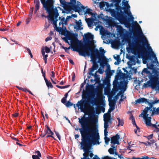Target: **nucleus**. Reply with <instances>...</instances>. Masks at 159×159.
Segmentation results:
<instances>
[{"label":"nucleus","mask_w":159,"mask_h":159,"mask_svg":"<svg viewBox=\"0 0 159 159\" xmlns=\"http://www.w3.org/2000/svg\"><path fill=\"white\" fill-rule=\"evenodd\" d=\"M81 117L78 119L81 128H75L76 130H80L81 134V148L93 140L94 144H99L100 136L98 129L94 126L95 123L94 119L85 117V115Z\"/></svg>","instance_id":"obj_1"},{"label":"nucleus","mask_w":159,"mask_h":159,"mask_svg":"<svg viewBox=\"0 0 159 159\" xmlns=\"http://www.w3.org/2000/svg\"><path fill=\"white\" fill-rule=\"evenodd\" d=\"M134 23L136 24V26L139 27L140 29V30H138L137 27L133 26L132 27L134 37L136 39V45L137 48L138 57L140 58L142 57L143 59L147 60L148 59H151L152 57V58H154L155 61H156L157 60V57L154 52L152 51L151 47L149 46L148 47V50L150 51V52H148L143 46V45H145L147 42H144L143 41L147 42V40L143 35L140 25L136 21H135Z\"/></svg>","instance_id":"obj_2"},{"label":"nucleus","mask_w":159,"mask_h":159,"mask_svg":"<svg viewBox=\"0 0 159 159\" xmlns=\"http://www.w3.org/2000/svg\"><path fill=\"white\" fill-rule=\"evenodd\" d=\"M77 34L70 33L68 37V39L71 41V43L72 44L71 46L72 50L74 51L78 52L80 55L84 57H85L86 55L89 56L90 54L87 51H89L91 52L90 57L92 63H97L96 59L98 58L94 52L93 49L91 48V47L89 45L91 43L90 40H92L93 39V35L90 33L85 34V38L87 43L80 45L79 48H76L75 45V43L79 41L77 37Z\"/></svg>","instance_id":"obj_3"},{"label":"nucleus","mask_w":159,"mask_h":159,"mask_svg":"<svg viewBox=\"0 0 159 159\" xmlns=\"http://www.w3.org/2000/svg\"><path fill=\"white\" fill-rule=\"evenodd\" d=\"M150 66V67L148 68L152 70V72L154 75H153L152 73H151L149 77L150 80L147 81L146 83H144L143 87L146 88L149 87L152 89H154L157 87L158 84H159V73L157 69L154 67V65L153 64H151Z\"/></svg>","instance_id":"obj_4"},{"label":"nucleus","mask_w":159,"mask_h":159,"mask_svg":"<svg viewBox=\"0 0 159 159\" xmlns=\"http://www.w3.org/2000/svg\"><path fill=\"white\" fill-rule=\"evenodd\" d=\"M54 4L46 5L45 6H43V7L47 11L49 14V17L52 21L53 24L55 28L57 26V22L58 20L57 19L59 16L58 10L55 7L54 8Z\"/></svg>","instance_id":"obj_5"},{"label":"nucleus","mask_w":159,"mask_h":159,"mask_svg":"<svg viewBox=\"0 0 159 159\" xmlns=\"http://www.w3.org/2000/svg\"><path fill=\"white\" fill-rule=\"evenodd\" d=\"M93 140L91 141V142L81 147V149L83 150L84 153L83 154L84 157H81L80 159H100L96 155L94 156V157L93 159L89 158V157L88 153L90 152V150L92 149V145L96 144H93Z\"/></svg>","instance_id":"obj_6"},{"label":"nucleus","mask_w":159,"mask_h":159,"mask_svg":"<svg viewBox=\"0 0 159 159\" xmlns=\"http://www.w3.org/2000/svg\"><path fill=\"white\" fill-rule=\"evenodd\" d=\"M91 48L93 49V50L94 51V52L95 54L100 62H101L104 64L107 63V61L108 59L104 56V54L106 52L103 48H100V52L97 48L91 47Z\"/></svg>","instance_id":"obj_7"},{"label":"nucleus","mask_w":159,"mask_h":159,"mask_svg":"<svg viewBox=\"0 0 159 159\" xmlns=\"http://www.w3.org/2000/svg\"><path fill=\"white\" fill-rule=\"evenodd\" d=\"M89 97L87 98L86 95L83 94L82 95L83 100H81L80 101H78L76 106L75 104L73 105L74 107L75 108L76 107H79L80 106L82 111H84L86 109L85 105L89 103Z\"/></svg>","instance_id":"obj_8"},{"label":"nucleus","mask_w":159,"mask_h":159,"mask_svg":"<svg viewBox=\"0 0 159 159\" xmlns=\"http://www.w3.org/2000/svg\"><path fill=\"white\" fill-rule=\"evenodd\" d=\"M111 15L114 17L116 19L120 21H125V19L124 15V12L123 11H116L114 9H111Z\"/></svg>","instance_id":"obj_9"},{"label":"nucleus","mask_w":159,"mask_h":159,"mask_svg":"<svg viewBox=\"0 0 159 159\" xmlns=\"http://www.w3.org/2000/svg\"><path fill=\"white\" fill-rule=\"evenodd\" d=\"M152 111H153V110H152V109H150L148 111H147V109L145 108L143 111V112H142V113L139 115V116H140L141 115H143V117L145 120V121H148V120H149V117L151 118V116H153L151 115L152 114Z\"/></svg>","instance_id":"obj_10"},{"label":"nucleus","mask_w":159,"mask_h":159,"mask_svg":"<svg viewBox=\"0 0 159 159\" xmlns=\"http://www.w3.org/2000/svg\"><path fill=\"white\" fill-rule=\"evenodd\" d=\"M122 5L123 7H121V8H120L119 11L123 10L124 13L127 14L128 10H129L130 6L128 4V1H123L122 2Z\"/></svg>","instance_id":"obj_11"},{"label":"nucleus","mask_w":159,"mask_h":159,"mask_svg":"<svg viewBox=\"0 0 159 159\" xmlns=\"http://www.w3.org/2000/svg\"><path fill=\"white\" fill-rule=\"evenodd\" d=\"M117 80H116L113 82L114 89L116 91H118L119 89H121L123 87V82L121 81L119 83Z\"/></svg>","instance_id":"obj_12"},{"label":"nucleus","mask_w":159,"mask_h":159,"mask_svg":"<svg viewBox=\"0 0 159 159\" xmlns=\"http://www.w3.org/2000/svg\"><path fill=\"white\" fill-rule=\"evenodd\" d=\"M120 138V135L118 134H116L115 135L113 136L111 138V143L114 144H119V140Z\"/></svg>","instance_id":"obj_13"},{"label":"nucleus","mask_w":159,"mask_h":159,"mask_svg":"<svg viewBox=\"0 0 159 159\" xmlns=\"http://www.w3.org/2000/svg\"><path fill=\"white\" fill-rule=\"evenodd\" d=\"M98 66L97 63H92V66L89 70V73L90 75H93L94 74L92 72L95 70L98 69Z\"/></svg>","instance_id":"obj_14"},{"label":"nucleus","mask_w":159,"mask_h":159,"mask_svg":"<svg viewBox=\"0 0 159 159\" xmlns=\"http://www.w3.org/2000/svg\"><path fill=\"white\" fill-rule=\"evenodd\" d=\"M34 13H36L37 11H38L40 8V3L39 0H34Z\"/></svg>","instance_id":"obj_15"},{"label":"nucleus","mask_w":159,"mask_h":159,"mask_svg":"<svg viewBox=\"0 0 159 159\" xmlns=\"http://www.w3.org/2000/svg\"><path fill=\"white\" fill-rule=\"evenodd\" d=\"M43 6H45L46 5L54 4L55 0H40Z\"/></svg>","instance_id":"obj_16"},{"label":"nucleus","mask_w":159,"mask_h":159,"mask_svg":"<svg viewBox=\"0 0 159 159\" xmlns=\"http://www.w3.org/2000/svg\"><path fill=\"white\" fill-rule=\"evenodd\" d=\"M102 95H100L98 96V101L95 100H92L90 102L91 104H92L93 105H94L95 104H96V103L97 102H102Z\"/></svg>","instance_id":"obj_17"},{"label":"nucleus","mask_w":159,"mask_h":159,"mask_svg":"<svg viewBox=\"0 0 159 159\" xmlns=\"http://www.w3.org/2000/svg\"><path fill=\"white\" fill-rule=\"evenodd\" d=\"M146 124L148 126H151L152 127H154L156 128L157 126L159 127V125H157L156 124L157 123V122H156L155 124H153L151 123V118L149 117V120L147 121H145Z\"/></svg>","instance_id":"obj_18"},{"label":"nucleus","mask_w":159,"mask_h":159,"mask_svg":"<svg viewBox=\"0 0 159 159\" xmlns=\"http://www.w3.org/2000/svg\"><path fill=\"white\" fill-rule=\"evenodd\" d=\"M148 100L144 98H140L135 100V103L136 104L140 103H145L147 104L148 102Z\"/></svg>","instance_id":"obj_19"},{"label":"nucleus","mask_w":159,"mask_h":159,"mask_svg":"<svg viewBox=\"0 0 159 159\" xmlns=\"http://www.w3.org/2000/svg\"><path fill=\"white\" fill-rule=\"evenodd\" d=\"M75 21L76 26H75L74 27V29L80 30L82 29L83 28L80 27L82 26V22L81 20H79L78 21H77L76 20H75Z\"/></svg>","instance_id":"obj_20"},{"label":"nucleus","mask_w":159,"mask_h":159,"mask_svg":"<svg viewBox=\"0 0 159 159\" xmlns=\"http://www.w3.org/2000/svg\"><path fill=\"white\" fill-rule=\"evenodd\" d=\"M111 1L115 2V6L116 11H119L120 8H121V6H119V4L121 1V0H111Z\"/></svg>","instance_id":"obj_21"},{"label":"nucleus","mask_w":159,"mask_h":159,"mask_svg":"<svg viewBox=\"0 0 159 159\" xmlns=\"http://www.w3.org/2000/svg\"><path fill=\"white\" fill-rule=\"evenodd\" d=\"M107 22L109 25L110 26H116V23L114 19L111 18L108 19L107 20Z\"/></svg>","instance_id":"obj_22"},{"label":"nucleus","mask_w":159,"mask_h":159,"mask_svg":"<svg viewBox=\"0 0 159 159\" xmlns=\"http://www.w3.org/2000/svg\"><path fill=\"white\" fill-rule=\"evenodd\" d=\"M130 120H132V122L133 125L136 126V127L137 129V130L139 131L140 130V129L137 126V125L136 124L135 121V120L134 118V117L133 115L132 114H131L130 116V117L129 118Z\"/></svg>","instance_id":"obj_23"},{"label":"nucleus","mask_w":159,"mask_h":159,"mask_svg":"<svg viewBox=\"0 0 159 159\" xmlns=\"http://www.w3.org/2000/svg\"><path fill=\"white\" fill-rule=\"evenodd\" d=\"M35 153L37 154V155H32V158L33 159H40V157H41L42 155L39 151L38 150L35 151Z\"/></svg>","instance_id":"obj_24"},{"label":"nucleus","mask_w":159,"mask_h":159,"mask_svg":"<svg viewBox=\"0 0 159 159\" xmlns=\"http://www.w3.org/2000/svg\"><path fill=\"white\" fill-rule=\"evenodd\" d=\"M57 31L59 32L60 34L62 35H64L65 34V29H63L62 28L60 27H57V26L55 28Z\"/></svg>","instance_id":"obj_25"},{"label":"nucleus","mask_w":159,"mask_h":159,"mask_svg":"<svg viewBox=\"0 0 159 159\" xmlns=\"http://www.w3.org/2000/svg\"><path fill=\"white\" fill-rule=\"evenodd\" d=\"M60 0L61 4L63 5L65 9H69V4H70V3H67L64 0L62 1Z\"/></svg>","instance_id":"obj_26"},{"label":"nucleus","mask_w":159,"mask_h":159,"mask_svg":"<svg viewBox=\"0 0 159 159\" xmlns=\"http://www.w3.org/2000/svg\"><path fill=\"white\" fill-rule=\"evenodd\" d=\"M45 126L47 128L46 129H45L44 130V132L46 134H46H51V135H53V132L51 131L48 126L46 125Z\"/></svg>","instance_id":"obj_27"},{"label":"nucleus","mask_w":159,"mask_h":159,"mask_svg":"<svg viewBox=\"0 0 159 159\" xmlns=\"http://www.w3.org/2000/svg\"><path fill=\"white\" fill-rule=\"evenodd\" d=\"M152 115H157L159 114V107L156 108L155 107L153 108V111H152Z\"/></svg>","instance_id":"obj_28"},{"label":"nucleus","mask_w":159,"mask_h":159,"mask_svg":"<svg viewBox=\"0 0 159 159\" xmlns=\"http://www.w3.org/2000/svg\"><path fill=\"white\" fill-rule=\"evenodd\" d=\"M72 8L76 12H79L81 10L80 7L76 5H73L72 6Z\"/></svg>","instance_id":"obj_29"},{"label":"nucleus","mask_w":159,"mask_h":159,"mask_svg":"<svg viewBox=\"0 0 159 159\" xmlns=\"http://www.w3.org/2000/svg\"><path fill=\"white\" fill-rule=\"evenodd\" d=\"M44 80L45 81L47 86L48 88H52L53 87L50 81H48L46 78H45Z\"/></svg>","instance_id":"obj_30"},{"label":"nucleus","mask_w":159,"mask_h":159,"mask_svg":"<svg viewBox=\"0 0 159 159\" xmlns=\"http://www.w3.org/2000/svg\"><path fill=\"white\" fill-rule=\"evenodd\" d=\"M110 119H112L110 114H105L104 115V120L108 121Z\"/></svg>","instance_id":"obj_31"},{"label":"nucleus","mask_w":159,"mask_h":159,"mask_svg":"<svg viewBox=\"0 0 159 159\" xmlns=\"http://www.w3.org/2000/svg\"><path fill=\"white\" fill-rule=\"evenodd\" d=\"M147 103H148V105L149 106V107H147L145 108L147 109V111H148L150 109H152L151 108L152 107L154 103H153V102L152 101V102H149L148 100V102H147Z\"/></svg>","instance_id":"obj_32"},{"label":"nucleus","mask_w":159,"mask_h":159,"mask_svg":"<svg viewBox=\"0 0 159 159\" xmlns=\"http://www.w3.org/2000/svg\"><path fill=\"white\" fill-rule=\"evenodd\" d=\"M117 119L118 120V124L117 125V126H123L124 124V121L123 120H121L120 119V118H117Z\"/></svg>","instance_id":"obj_33"},{"label":"nucleus","mask_w":159,"mask_h":159,"mask_svg":"<svg viewBox=\"0 0 159 159\" xmlns=\"http://www.w3.org/2000/svg\"><path fill=\"white\" fill-rule=\"evenodd\" d=\"M92 10L90 8H87L84 13V14H87L88 15H91L92 14Z\"/></svg>","instance_id":"obj_34"},{"label":"nucleus","mask_w":159,"mask_h":159,"mask_svg":"<svg viewBox=\"0 0 159 159\" xmlns=\"http://www.w3.org/2000/svg\"><path fill=\"white\" fill-rule=\"evenodd\" d=\"M101 62V64H100V65L101 66L102 65V63L104 64H105V65H106V66H107V69L106 70V71H110V70H111V67H110V65L107 63H107H106V64H104L102 62Z\"/></svg>","instance_id":"obj_35"},{"label":"nucleus","mask_w":159,"mask_h":159,"mask_svg":"<svg viewBox=\"0 0 159 159\" xmlns=\"http://www.w3.org/2000/svg\"><path fill=\"white\" fill-rule=\"evenodd\" d=\"M111 147L113 148H110L108 149V152L109 153L111 154H114V148H115L114 146L113 145L111 146Z\"/></svg>","instance_id":"obj_36"},{"label":"nucleus","mask_w":159,"mask_h":159,"mask_svg":"<svg viewBox=\"0 0 159 159\" xmlns=\"http://www.w3.org/2000/svg\"><path fill=\"white\" fill-rule=\"evenodd\" d=\"M97 71H96V73H95L93 75L94 76V78H95V80L96 82H98L100 80V78L99 77V76L97 74Z\"/></svg>","instance_id":"obj_37"},{"label":"nucleus","mask_w":159,"mask_h":159,"mask_svg":"<svg viewBox=\"0 0 159 159\" xmlns=\"http://www.w3.org/2000/svg\"><path fill=\"white\" fill-rule=\"evenodd\" d=\"M110 80L109 79H106L103 81V83L105 85H108L110 84Z\"/></svg>","instance_id":"obj_38"},{"label":"nucleus","mask_w":159,"mask_h":159,"mask_svg":"<svg viewBox=\"0 0 159 159\" xmlns=\"http://www.w3.org/2000/svg\"><path fill=\"white\" fill-rule=\"evenodd\" d=\"M66 106L67 107H69L73 105V103L70 102L69 101H68L66 104H65Z\"/></svg>","instance_id":"obj_39"},{"label":"nucleus","mask_w":159,"mask_h":159,"mask_svg":"<svg viewBox=\"0 0 159 159\" xmlns=\"http://www.w3.org/2000/svg\"><path fill=\"white\" fill-rule=\"evenodd\" d=\"M105 71L106 72L107 76L108 77H110L112 75V73H111V70Z\"/></svg>","instance_id":"obj_40"},{"label":"nucleus","mask_w":159,"mask_h":159,"mask_svg":"<svg viewBox=\"0 0 159 159\" xmlns=\"http://www.w3.org/2000/svg\"><path fill=\"white\" fill-rule=\"evenodd\" d=\"M116 100H111V101L110 102H109V106H115V104H116Z\"/></svg>","instance_id":"obj_41"},{"label":"nucleus","mask_w":159,"mask_h":159,"mask_svg":"<svg viewBox=\"0 0 159 159\" xmlns=\"http://www.w3.org/2000/svg\"><path fill=\"white\" fill-rule=\"evenodd\" d=\"M56 86L58 88L62 89H65V88H67L70 86V85H65V86H59L58 85H56Z\"/></svg>","instance_id":"obj_42"},{"label":"nucleus","mask_w":159,"mask_h":159,"mask_svg":"<svg viewBox=\"0 0 159 159\" xmlns=\"http://www.w3.org/2000/svg\"><path fill=\"white\" fill-rule=\"evenodd\" d=\"M104 128L107 129L109 126L108 122L107 121H104Z\"/></svg>","instance_id":"obj_43"},{"label":"nucleus","mask_w":159,"mask_h":159,"mask_svg":"<svg viewBox=\"0 0 159 159\" xmlns=\"http://www.w3.org/2000/svg\"><path fill=\"white\" fill-rule=\"evenodd\" d=\"M110 106V109L108 110V112H111V111H113L115 109V106Z\"/></svg>","instance_id":"obj_44"},{"label":"nucleus","mask_w":159,"mask_h":159,"mask_svg":"<svg viewBox=\"0 0 159 159\" xmlns=\"http://www.w3.org/2000/svg\"><path fill=\"white\" fill-rule=\"evenodd\" d=\"M123 92L120 91L119 93H118L117 94L119 96L120 95H121V97L122 98L123 96V93L125 90V88H123Z\"/></svg>","instance_id":"obj_45"},{"label":"nucleus","mask_w":159,"mask_h":159,"mask_svg":"<svg viewBox=\"0 0 159 159\" xmlns=\"http://www.w3.org/2000/svg\"><path fill=\"white\" fill-rule=\"evenodd\" d=\"M105 140L106 144H108L110 139L109 138H107V136L105 137Z\"/></svg>","instance_id":"obj_46"},{"label":"nucleus","mask_w":159,"mask_h":159,"mask_svg":"<svg viewBox=\"0 0 159 159\" xmlns=\"http://www.w3.org/2000/svg\"><path fill=\"white\" fill-rule=\"evenodd\" d=\"M54 132L58 139L60 140H61V137L59 133L55 131H54Z\"/></svg>","instance_id":"obj_47"},{"label":"nucleus","mask_w":159,"mask_h":159,"mask_svg":"<svg viewBox=\"0 0 159 159\" xmlns=\"http://www.w3.org/2000/svg\"><path fill=\"white\" fill-rule=\"evenodd\" d=\"M45 50L47 53H48L50 52V49L47 46H45L44 48Z\"/></svg>","instance_id":"obj_48"},{"label":"nucleus","mask_w":159,"mask_h":159,"mask_svg":"<svg viewBox=\"0 0 159 159\" xmlns=\"http://www.w3.org/2000/svg\"><path fill=\"white\" fill-rule=\"evenodd\" d=\"M129 59L131 62H134L135 61L134 57V56L130 57Z\"/></svg>","instance_id":"obj_49"},{"label":"nucleus","mask_w":159,"mask_h":159,"mask_svg":"<svg viewBox=\"0 0 159 159\" xmlns=\"http://www.w3.org/2000/svg\"><path fill=\"white\" fill-rule=\"evenodd\" d=\"M66 98H63L61 100V102L63 104H65L66 103Z\"/></svg>","instance_id":"obj_50"},{"label":"nucleus","mask_w":159,"mask_h":159,"mask_svg":"<svg viewBox=\"0 0 159 159\" xmlns=\"http://www.w3.org/2000/svg\"><path fill=\"white\" fill-rule=\"evenodd\" d=\"M122 75H120V73L118 72L117 73V76H116L115 79V80H118L119 78V77H120Z\"/></svg>","instance_id":"obj_51"},{"label":"nucleus","mask_w":159,"mask_h":159,"mask_svg":"<svg viewBox=\"0 0 159 159\" xmlns=\"http://www.w3.org/2000/svg\"><path fill=\"white\" fill-rule=\"evenodd\" d=\"M97 72H98L99 74H102L103 73L104 70H103L102 69L99 68Z\"/></svg>","instance_id":"obj_52"},{"label":"nucleus","mask_w":159,"mask_h":159,"mask_svg":"<svg viewBox=\"0 0 159 159\" xmlns=\"http://www.w3.org/2000/svg\"><path fill=\"white\" fill-rule=\"evenodd\" d=\"M107 129H105L104 130V134L105 137L107 136L108 132L107 131Z\"/></svg>","instance_id":"obj_53"},{"label":"nucleus","mask_w":159,"mask_h":159,"mask_svg":"<svg viewBox=\"0 0 159 159\" xmlns=\"http://www.w3.org/2000/svg\"><path fill=\"white\" fill-rule=\"evenodd\" d=\"M52 39V37H48L45 39V41L46 42H47L49 40H51Z\"/></svg>","instance_id":"obj_54"},{"label":"nucleus","mask_w":159,"mask_h":159,"mask_svg":"<svg viewBox=\"0 0 159 159\" xmlns=\"http://www.w3.org/2000/svg\"><path fill=\"white\" fill-rule=\"evenodd\" d=\"M153 136V134H150L147 137V139L148 140L152 139Z\"/></svg>","instance_id":"obj_55"},{"label":"nucleus","mask_w":159,"mask_h":159,"mask_svg":"<svg viewBox=\"0 0 159 159\" xmlns=\"http://www.w3.org/2000/svg\"><path fill=\"white\" fill-rule=\"evenodd\" d=\"M142 143L144 144L146 146L150 145L151 144V143L149 142H147V143L142 142Z\"/></svg>","instance_id":"obj_56"},{"label":"nucleus","mask_w":159,"mask_h":159,"mask_svg":"<svg viewBox=\"0 0 159 159\" xmlns=\"http://www.w3.org/2000/svg\"><path fill=\"white\" fill-rule=\"evenodd\" d=\"M62 48L64 49L65 51L66 52H67V50L70 49V47L67 48L66 47H62Z\"/></svg>","instance_id":"obj_57"},{"label":"nucleus","mask_w":159,"mask_h":159,"mask_svg":"<svg viewBox=\"0 0 159 159\" xmlns=\"http://www.w3.org/2000/svg\"><path fill=\"white\" fill-rule=\"evenodd\" d=\"M75 73L74 72L73 73V75L72 78V81H74L75 80Z\"/></svg>","instance_id":"obj_58"},{"label":"nucleus","mask_w":159,"mask_h":159,"mask_svg":"<svg viewBox=\"0 0 159 159\" xmlns=\"http://www.w3.org/2000/svg\"><path fill=\"white\" fill-rule=\"evenodd\" d=\"M143 72H145V73H146L147 74L149 73L151 74V73H150V72L149 71H148L147 70V69L146 68H144L143 69Z\"/></svg>","instance_id":"obj_59"},{"label":"nucleus","mask_w":159,"mask_h":159,"mask_svg":"<svg viewBox=\"0 0 159 159\" xmlns=\"http://www.w3.org/2000/svg\"><path fill=\"white\" fill-rule=\"evenodd\" d=\"M61 17H59V19H61V22H64L66 20V19H65V18L64 17H62L61 19Z\"/></svg>","instance_id":"obj_60"},{"label":"nucleus","mask_w":159,"mask_h":159,"mask_svg":"<svg viewBox=\"0 0 159 159\" xmlns=\"http://www.w3.org/2000/svg\"><path fill=\"white\" fill-rule=\"evenodd\" d=\"M41 72H42V73L43 74V77H44V78L45 79V78H46L45 77V72H43L42 68V69H41Z\"/></svg>","instance_id":"obj_61"},{"label":"nucleus","mask_w":159,"mask_h":159,"mask_svg":"<svg viewBox=\"0 0 159 159\" xmlns=\"http://www.w3.org/2000/svg\"><path fill=\"white\" fill-rule=\"evenodd\" d=\"M153 102V103L155 104L156 103H159V100H157V98L155 99L154 101Z\"/></svg>","instance_id":"obj_62"},{"label":"nucleus","mask_w":159,"mask_h":159,"mask_svg":"<svg viewBox=\"0 0 159 159\" xmlns=\"http://www.w3.org/2000/svg\"><path fill=\"white\" fill-rule=\"evenodd\" d=\"M116 91L114 89V91L113 92H112L111 93V96H113L116 93Z\"/></svg>","instance_id":"obj_63"},{"label":"nucleus","mask_w":159,"mask_h":159,"mask_svg":"<svg viewBox=\"0 0 159 159\" xmlns=\"http://www.w3.org/2000/svg\"><path fill=\"white\" fill-rule=\"evenodd\" d=\"M78 2L80 3V6L81 8V9L83 10H84L85 9V7L84 6H83L82 4H81L80 2Z\"/></svg>","instance_id":"obj_64"}]
</instances>
